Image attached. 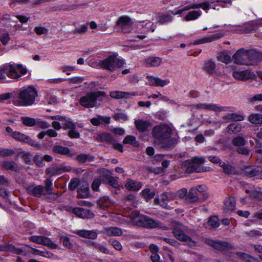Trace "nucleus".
Masks as SVG:
<instances>
[{"label":"nucleus","mask_w":262,"mask_h":262,"mask_svg":"<svg viewBox=\"0 0 262 262\" xmlns=\"http://www.w3.org/2000/svg\"><path fill=\"white\" fill-rule=\"evenodd\" d=\"M103 233L107 236H120L123 234L122 229L117 227H107L104 228Z\"/></svg>","instance_id":"25"},{"label":"nucleus","mask_w":262,"mask_h":262,"mask_svg":"<svg viewBox=\"0 0 262 262\" xmlns=\"http://www.w3.org/2000/svg\"><path fill=\"white\" fill-rule=\"evenodd\" d=\"M146 78L149 83V84L156 86H165L170 83L168 79H162L158 77L152 76H147Z\"/></svg>","instance_id":"13"},{"label":"nucleus","mask_w":262,"mask_h":262,"mask_svg":"<svg viewBox=\"0 0 262 262\" xmlns=\"http://www.w3.org/2000/svg\"><path fill=\"white\" fill-rule=\"evenodd\" d=\"M102 180L104 181V183H108L114 188H117L119 186L117 180L114 178L110 176L108 171H107L103 176Z\"/></svg>","instance_id":"37"},{"label":"nucleus","mask_w":262,"mask_h":262,"mask_svg":"<svg viewBox=\"0 0 262 262\" xmlns=\"http://www.w3.org/2000/svg\"><path fill=\"white\" fill-rule=\"evenodd\" d=\"M191 11H189L187 15L184 17V19L186 21L194 20L199 18L202 15V11L200 8L195 9Z\"/></svg>","instance_id":"28"},{"label":"nucleus","mask_w":262,"mask_h":262,"mask_svg":"<svg viewBox=\"0 0 262 262\" xmlns=\"http://www.w3.org/2000/svg\"><path fill=\"white\" fill-rule=\"evenodd\" d=\"M206 243L216 249H227L230 247V245L226 242H216L212 241L210 239H207Z\"/></svg>","instance_id":"33"},{"label":"nucleus","mask_w":262,"mask_h":262,"mask_svg":"<svg viewBox=\"0 0 262 262\" xmlns=\"http://www.w3.org/2000/svg\"><path fill=\"white\" fill-rule=\"evenodd\" d=\"M59 69L67 75H70L75 70V67L71 66L63 65L59 68Z\"/></svg>","instance_id":"53"},{"label":"nucleus","mask_w":262,"mask_h":262,"mask_svg":"<svg viewBox=\"0 0 262 262\" xmlns=\"http://www.w3.org/2000/svg\"><path fill=\"white\" fill-rule=\"evenodd\" d=\"M134 123L136 128L140 132H143L147 130L148 127L151 126L150 121L143 120L142 119L135 120Z\"/></svg>","instance_id":"26"},{"label":"nucleus","mask_w":262,"mask_h":262,"mask_svg":"<svg viewBox=\"0 0 262 262\" xmlns=\"http://www.w3.org/2000/svg\"><path fill=\"white\" fill-rule=\"evenodd\" d=\"M225 35V33L223 32H217L216 33L205 36L201 39L195 40L194 42L195 45H200L205 43L210 42L216 40Z\"/></svg>","instance_id":"14"},{"label":"nucleus","mask_w":262,"mask_h":262,"mask_svg":"<svg viewBox=\"0 0 262 262\" xmlns=\"http://www.w3.org/2000/svg\"><path fill=\"white\" fill-rule=\"evenodd\" d=\"M136 24L138 28L142 27L143 28V31L144 32L150 31L152 32L155 31L156 27V25H155L153 22L149 20L139 21Z\"/></svg>","instance_id":"22"},{"label":"nucleus","mask_w":262,"mask_h":262,"mask_svg":"<svg viewBox=\"0 0 262 262\" xmlns=\"http://www.w3.org/2000/svg\"><path fill=\"white\" fill-rule=\"evenodd\" d=\"M176 197V194L172 192H164L161 195V199H155V202L160 204L163 208L167 207V204L164 201H169L173 200Z\"/></svg>","instance_id":"15"},{"label":"nucleus","mask_w":262,"mask_h":262,"mask_svg":"<svg viewBox=\"0 0 262 262\" xmlns=\"http://www.w3.org/2000/svg\"><path fill=\"white\" fill-rule=\"evenodd\" d=\"M59 241L67 249H71L73 247L72 243L70 242V238L68 236L60 235L59 236Z\"/></svg>","instance_id":"47"},{"label":"nucleus","mask_w":262,"mask_h":262,"mask_svg":"<svg viewBox=\"0 0 262 262\" xmlns=\"http://www.w3.org/2000/svg\"><path fill=\"white\" fill-rule=\"evenodd\" d=\"M5 69L7 77L16 81L19 80L28 72L26 67L22 64L13 62L5 63Z\"/></svg>","instance_id":"4"},{"label":"nucleus","mask_w":262,"mask_h":262,"mask_svg":"<svg viewBox=\"0 0 262 262\" xmlns=\"http://www.w3.org/2000/svg\"><path fill=\"white\" fill-rule=\"evenodd\" d=\"M23 123L29 126H32L36 124V121L34 118L28 117L22 118Z\"/></svg>","instance_id":"61"},{"label":"nucleus","mask_w":262,"mask_h":262,"mask_svg":"<svg viewBox=\"0 0 262 262\" xmlns=\"http://www.w3.org/2000/svg\"><path fill=\"white\" fill-rule=\"evenodd\" d=\"M194 189H195L200 196H202L203 199H206L208 197V194L206 192L207 187L206 185H199L194 187Z\"/></svg>","instance_id":"43"},{"label":"nucleus","mask_w":262,"mask_h":262,"mask_svg":"<svg viewBox=\"0 0 262 262\" xmlns=\"http://www.w3.org/2000/svg\"><path fill=\"white\" fill-rule=\"evenodd\" d=\"M246 50L240 49L238 50L233 56L235 62L238 64H245L247 63Z\"/></svg>","instance_id":"19"},{"label":"nucleus","mask_w":262,"mask_h":262,"mask_svg":"<svg viewBox=\"0 0 262 262\" xmlns=\"http://www.w3.org/2000/svg\"><path fill=\"white\" fill-rule=\"evenodd\" d=\"M97 140L99 142H106L111 143L114 140L113 137L107 133L100 134L97 137Z\"/></svg>","instance_id":"41"},{"label":"nucleus","mask_w":262,"mask_h":262,"mask_svg":"<svg viewBox=\"0 0 262 262\" xmlns=\"http://www.w3.org/2000/svg\"><path fill=\"white\" fill-rule=\"evenodd\" d=\"M12 94L9 93L0 95V102H10L9 99L12 97Z\"/></svg>","instance_id":"63"},{"label":"nucleus","mask_w":262,"mask_h":262,"mask_svg":"<svg viewBox=\"0 0 262 262\" xmlns=\"http://www.w3.org/2000/svg\"><path fill=\"white\" fill-rule=\"evenodd\" d=\"M0 165L2 168L6 170H10L13 171H17L18 170V167L17 164L12 161H4L2 162Z\"/></svg>","instance_id":"40"},{"label":"nucleus","mask_w":262,"mask_h":262,"mask_svg":"<svg viewBox=\"0 0 262 262\" xmlns=\"http://www.w3.org/2000/svg\"><path fill=\"white\" fill-rule=\"evenodd\" d=\"M115 120L123 122L128 120V118L126 114L123 113H116L114 116Z\"/></svg>","instance_id":"60"},{"label":"nucleus","mask_w":262,"mask_h":262,"mask_svg":"<svg viewBox=\"0 0 262 262\" xmlns=\"http://www.w3.org/2000/svg\"><path fill=\"white\" fill-rule=\"evenodd\" d=\"M6 252H10L18 255H27V251L24 247H16L12 244L6 243Z\"/></svg>","instance_id":"23"},{"label":"nucleus","mask_w":262,"mask_h":262,"mask_svg":"<svg viewBox=\"0 0 262 262\" xmlns=\"http://www.w3.org/2000/svg\"><path fill=\"white\" fill-rule=\"evenodd\" d=\"M220 166L222 167L224 171L227 174H231L233 171V169L231 166L226 164L225 162H221Z\"/></svg>","instance_id":"64"},{"label":"nucleus","mask_w":262,"mask_h":262,"mask_svg":"<svg viewBox=\"0 0 262 262\" xmlns=\"http://www.w3.org/2000/svg\"><path fill=\"white\" fill-rule=\"evenodd\" d=\"M199 197L200 195L194 189V187H192L187 195L186 200L189 202L193 203L196 202Z\"/></svg>","instance_id":"36"},{"label":"nucleus","mask_w":262,"mask_h":262,"mask_svg":"<svg viewBox=\"0 0 262 262\" xmlns=\"http://www.w3.org/2000/svg\"><path fill=\"white\" fill-rule=\"evenodd\" d=\"M248 120L252 124L262 125V114H252L249 116Z\"/></svg>","instance_id":"38"},{"label":"nucleus","mask_w":262,"mask_h":262,"mask_svg":"<svg viewBox=\"0 0 262 262\" xmlns=\"http://www.w3.org/2000/svg\"><path fill=\"white\" fill-rule=\"evenodd\" d=\"M232 143L236 146H242L245 144L246 141L243 137L237 136L233 139Z\"/></svg>","instance_id":"62"},{"label":"nucleus","mask_w":262,"mask_h":262,"mask_svg":"<svg viewBox=\"0 0 262 262\" xmlns=\"http://www.w3.org/2000/svg\"><path fill=\"white\" fill-rule=\"evenodd\" d=\"M94 159V156L86 154H81L77 157V160L81 163L90 162L93 161Z\"/></svg>","instance_id":"46"},{"label":"nucleus","mask_w":262,"mask_h":262,"mask_svg":"<svg viewBox=\"0 0 262 262\" xmlns=\"http://www.w3.org/2000/svg\"><path fill=\"white\" fill-rule=\"evenodd\" d=\"M5 64L0 67V81L1 82H7L8 80L7 79L6 71L5 69Z\"/></svg>","instance_id":"57"},{"label":"nucleus","mask_w":262,"mask_h":262,"mask_svg":"<svg viewBox=\"0 0 262 262\" xmlns=\"http://www.w3.org/2000/svg\"><path fill=\"white\" fill-rule=\"evenodd\" d=\"M206 110L220 113L222 111H228L229 108L227 107L222 106L216 103H208Z\"/></svg>","instance_id":"35"},{"label":"nucleus","mask_w":262,"mask_h":262,"mask_svg":"<svg viewBox=\"0 0 262 262\" xmlns=\"http://www.w3.org/2000/svg\"><path fill=\"white\" fill-rule=\"evenodd\" d=\"M71 169L70 166H66L60 167H51L47 169V173L51 176L58 175L64 172L69 171Z\"/></svg>","instance_id":"21"},{"label":"nucleus","mask_w":262,"mask_h":262,"mask_svg":"<svg viewBox=\"0 0 262 262\" xmlns=\"http://www.w3.org/2000/svg\"><path fill=\"white\" fill-rule=\"evenodd\" d=\"M108 243L117 250L120 251L122 249L121 243L115 238H110Z\"/></svg>","instance_id":"56"},{"label":"nucleus","mask_w":262,"mask_h":262,"mask_svg":"<svg viewBox=\"0 0 262 262\" xmlns=\"http://www.w3.org/2000/svg\"><path fill=\"white\" fill-rule=\"evenodd\" d=\"M130 95V94L127 92L121 91H113L110 93V96L115 99H121L123 98H127Z\"/></svg>","instance_id":"44"},{"label":"nucleus","mask_w":262,"mask_h":262,"mask_svg":"<svg viewBox=\"0 0 262 262\" xmlns=\"http://www.w3.org/2000/svg\"><path fill=\"white\" fill-rule=\"evenodd\" d=\"M109 216L113 221L120 224L127 222L133 224L149 228L159 226V223L157 221L147 216L140 214L137 210L133 211L130 213L126 212L121 213L115 209L114 213L110 214Z\"/></svg>","instance_id":"2"},{"label":"nucleus","mask_w":262,"mask_h":262,"mask_svg":"<svg viewBox=\"0 0 262 262\" xmlns=\"http://www.w3.org/2000/svg\"><path fill=\"white\" fill-rule=\"evenodd\" d=\"M53 151L55 153L63 155H67L70 154V150L69 148L60 145L55 146L53 148Z\"/></svg>","instance_id":"45"},{"label":"nucleus","mask_w":262,"mask_h":262,"mask_svg":"<svg viewBox=\"0 0 262 262\" xmlns=\"http://www.w3.org/2000/svg\"><path fill=\"white\" fill-rule=\"evenodd\" d=\"M28 192L36 197H40L43 195H47L45 192L44 187L42 185H31L27 189Z\"/></svg>","instance_id":"16"},{"label":"nucleus","mask_w":262,"mask_h":262,"mask_svg":"<svg viewBox=\"0 0 262 262\" xmlns=\"http://www.w3.org/2000/svg\"><path fill=\"white\" fill-rule=\"evenodd\" d=\"M98 206L102 209L110 207L113 203L107 196H103L100 198L97 201Z\"/></svg>","instance_id":"30"},{"label":"nucleus","mask_w":262,"mask_h":262,"mask_svg":"<svg viewBox=\"0 0 262 262\" xmlns=\"http://www.w3.org/2000/svg\"><path fill=\"white\" fill-rule=\"evenodd\" d=\"M242 128V125L238 123H233L227 127V131L230 134H235L239 132Z\"/></svg>","instance_id":"39"},{"label":"nucleus","mask_w":262,"mask_h":262,"mask_svg":"<svg viewBox=\"0 0 262 262\" xmlns=\"http://www.w3.org/2000/svg\"><path fill=\"white\" fill-rule=\"evenodd\" d=\"M37 96L36 90L32 86H28L19 90L17 99L13 101V103L17 106H27L33 104Z\"/></svg>","instance_id":"3"},{"label":"nucleus","mask_w":262,"mask_h":262,"mask_svg":"<svg viewBox=\"0 0 262 262\" xmlns=\"http://www.w3.org/2000/svg\"><path fill=\"white\" fill-rule=\"evenodd\" d=\"M56 120L59 121L63 126L66 128H72L74 127L73 122L69 118L60 115H56Z\"/></svg>","instance_id":"31"},{"label":"nucleus","mask_w":262,"mask_h":262,"mask_svg":"<svg viewBox=\"0 0 262 262\" xmlns=\"http://www.w3.org/2000/svg\"><path fill=\"white\" fill-rule=\"evenodd\" d=\"M45 183L46 186L44 187V189L46 194H52L53 193L52 180L49 178L47 179L45 181Z\"/></svg>","instance_id":"51"},{"label":"nucleus","mask_w":262,"mask_h":262,"mask_svg":"<svg viewBox=\"0 0 262 262\" xmlns=\"http://www.w3.org/2000/svg\"><path fill=\"white\" fill-rule=\"evenodd\" d=\"M125 186V188L128 190L137 191L142 187V184L139 181L128 179Z\"/></svg>","instance_id":"29"},{"label":"nucleus","mask_w":262,"mask_h":262,"mask_svg":"<svg viewBox=\"0 0 262 262\" xmlns=\"http://www.w3.org/2000/svg\"><path fill=\"white\" fill-rule=\"evenodd\" d=\"M205 161L204 157H194L191 160H189L186 162L187 168L186 171L190 173L193 171L200 172L204 171L203 168L200 167V165L204 163Z\"/></svg>","instance_id":"9"},{"label":"nucleus","mask_w":262,"mask_h":262,"mask_svg":"<svg viewBox=\"0 0 262 262\" xmlns=\"http://www.w3.org/2000/svg\"><path fill=\"white\" fill-rule=\"evenodd\" d=\"M77 196L79 198H85L90 195L89 184L85 181L80 182L77 188Z\"/></svg>","instance_id":"17"},{"label":"nucleus","mask_w":262,"mask_h":262,"mask_svg":"<svg viewBox=\"0 0 262 262\" xmlns=\"http://www.w3.org/2000/svg\"><path fill=\"white\" fill-rule=\"evenodd\" d=\"M215 62L212 60H208L205 63V69L209 73L213 72L215 69Z\"/></svg>","instance_id":"59"},{"label":"nucleus","mask_w":262,"mask_h":262,"mask_svg":"<svg viewBox=\"0 0 262 262\" xmlns=\"http://www.w3.org/2000/svg\"><path fill=\"white\" fill-rule=\"evenodd\" d=\"M123 142L124 143L130 144L134 146H137L138 145L136 138L133 136H127L124 139Z\"/></svg>","instance_id":"55"},{"label":"nucleus","mask_w":262,"mask_h":262,"mask_svg":"<svg viewBox=\"0 0 262 262\" xmlns=\"http://www.w3.org/2000/svg\"><path fill=\"white\" fill-rule=\"evenodd\" d=\"M172 17L168 14H160L158 17V21L160 24H164L171 21Z\"/></svg>","instance_id":"58"},{"label":"nucleus","mask_w":262,"mask_h":262,"mask_svg":"<svg viewBox=\"0 0 262 262\" xmlns=\"http://www.w3.org/2000/svg\"><path fill=\"white\" fill-rule=\"evenodd\" d=\"M226 68L230 71H233L232 76L236 79L246 80L250 77V72L247 70H237L236 66L235 65L230 66Z\"/></svg>","instance_id":"12"},{"label":"nucleus","mask_w":262,"mask_h":262,"mask_svg":"<svg viewBox=\"0 0 262 262\" xmlns=\"http://www.w3.org/2000/svg\"><path fill=\"white\" fill-rule=\"evenodd\" d=\"M73 212L77 216L82 219H90L94 216V214L90 210L81 207L73 208Z\"/></svg>","instance_id":"18"},{"label":"nucleus","mask_w":262,"mask_h":262,"mask_svg":"<svg viewBox=\"0 0 262 262\" xmlns=\"http://www.w3.org/2000/svg\"><path fill=\"white\" fill-rule=\"evenodd\" d=\"M141 193L147 201L152 199L155 195V193L154 192V191H151L150 189L148 188L144 189L142 191Z\"/></svg>","instance_id":"52"},{"label":"nucleus","mask_w":262,"mask_h":262,"mask_svg":"<svg viewBox=\"0 0 262 262\" xmlns=\"http://www.w3.org/2000/svg\"><path fill=\"white\" fill-rule=\"evenodd\" d=\"M103 176L100 177L98 178H97L94 180V181L92 183V189L94 191H98L99 190V187L100 185V184L102 182H104V181L102 180Z\"/></svg>","instance_id":"54"},{"label":"nucleus","mask_w":262,"mask_h":262,"mask_svg":"<svg viewBox=\"0 0 262 262\" xmlns=\"http://www.w3.org/2000/svg\"><path fill=\"white\" fill-rule=\"evenodd\" d=\"M11 137L16 140L28 143L30 145H33V141L28 136L25 135L18 132H14L11 134Z\"/></svg>","instance_id":"32"},{"label":"nucleus","mask_w":262,"mask_h":262,"mask_svg":"<svg viewBox=\"0 0 262 262\" xmlns=\"http://www.w3.org/2000/svg\"><path fill=\"white\" fill-rule=\"evenodd\" d=\"M125 61L115 55L110 56L100 62V67L110 71H116L123 67Z\"/></svg>","instance_id":"7"},{"label":"nucleus","mask_w":262,"mask_h":262,"mask_svg":"<svg viewBox=\"0 0 262 262\" xmlns=\"http://www.w3.org/2000/svg\"><path fill=\"white\" fill-rule=\"evenodd\" d=\"M220 225L219 220L216 216H213L210 217L207 225L204 224V226L206 228H217Z\"/></svg>","instance_id":"42"},{"label":"nucleus","mask_w":262,"mask_h":262,"mask_svg":"<svg viewBox=\"0 0 262 262\" xmlns=\"http://www.w3.org/2000/svg\"><path fill=\"white\" fill-rule=\"evenodd\" d=\"M246 65H253L257 64L262 61V53L255 50H246Z\"/></svg>","instance_id":"10"},{"label":"nucleus","mask_w":262,"mask_h":262,"mask_svg":"<svg viewBox=\"0 0 262 262\" xmlns=\"http://www.w3.org/2000/svg\"><path fill=\"white\" fill-rule=\"evenodd\" d=\"M74 233L82 237L91 239H95L98 235L97 233L94 230H78L74 231Z\"/></svg>","instance_id":"24"},{"label":"nucleus","mask_w":262,"mask_h":262,"mask_svg":"<svg viewBox=\"0 0 262 262\" xmlns=\"http://www.w3.org/2000/svg\"><path fill=\"white\" fill-rule=\"evenodd\" d=\"M245 173L248 177L258 176L262 179V168L259 166H249L245 168Z\"/></svg>","instance_id":"20"},{"label":"nucleus","mask_w":262,"mask_h":262,"mask_svg":"<svg viewBox=\"0 0 262 262\" xmlns=\"http://www.w3.org/2000/svg\"><path fill=\"white\" fill-rule=\"evenodd\" d=\"M30 239L36 244H41L49 247L52 249H56L58 246L53 243L50 238L38 235H33L30 237Z\"/></svg>","instance_id":"11"},{"label":"nucleus","mask_w":262,"mask_h":262,"mask_svg":"<svg viewBox=\"0 0 262 262\" xmlns=\"http://www.w3.org/2000/svg\"><path fill=\"white\" fill-rule=\"evenodd\" d=\"M26 247H29L31 249V253L33 255H37L45 257H50V253L48 252H45L43 251H40L38 249L33 248L31 247L29 245H25Z\"/></svg>","instance_id":"50"},{"label":"nucleus","mask_w":262,"mask_h":262,"mask_svg":"<svg viewBox=\"0 0 262 262\" xmlns=\"http://www.w3.org/2000/svg\"><path fill=\"white\" fill-rule=\"evenodd\" d=\"M161 62L160 58L155 56L145 59V64L146 67H158L160 65Z\"/></svg>","instance_id":"34"},{"label":"nucleus","mask_w":262,"mask_h":262,"mask_svg":"<svg viewBox=\"0 0 262 262\" xmlns=\"http://www.w3.org/2000/svg\"><path fill=\"white\" fill-rule=\"evenodd\" d=\"M155 144L161 147L169 149L174 147L178 142L179 137L176 129L166 124L155 126L152 130Z\"/></svg>","instance_id":"1"},{"label":"nucleus","mask_w":262,"mask_h":262,"mask_svg":"<svg viewBox=\"0 0 262 262\" xmlns=\"http://www.w3.org/2000/svg\"><path fill=\"white\" fill-rule=\"evenodd\" d=\"M105 98L106 95L104 92H91L82 97L79 102L84 107H92L96 105L97 101H103Z\"/></svg>","instance_id":"6"},{"label":"nucleus","mask_w":262,"mask_h":262,"mask_svg":"<svg viewBox=\"0 0 262 262\" xmlns=\"http://www.w3.org/2000/svg\"><path fill=\"white\" fill-rule=\"evenodd\" d=\"M171 228L174 235L177 239L184 242L185 244L190 246L195 245V242L189 236L186 235L187 231V227L180 223L173 222L171 224Z\"/></svg>","instance_id":"5"},{"label":"nucleus","mask_w":262,"mask_h":262,"mask_svg":"<svg viewBox=\"0 0 262 262\" xmlns=\"http://www.w3.org/2000/svg\"><path fill=\"white\" fill-rule=\"evenodd\" d=\"M235 208V199L233 197L226 199L224 202V210L225 212L230 213Z\"/></svg>","instance_id":"27"},{"label":"nucleus","mask_w":262,"mask_h":262,"mask_svg":"<svg viewBox=\"0 0 262 262\" xmlns=\"http://www.w3.org/2000/svg\"><path fill=\"white\" fill-rule=\"evenodd\" d=\"M218 60L228 64L231 61V57L227 52H224L220 53L217 56Z\"/></svg>","instance_id":"48"},{"label":"nucleus","mask_w":262,"mask_h":262,"mask_svg":"<svg viewBox=\"0 0 262 262\" xmlns=\"http://www.w3.org/2000/svg\"><path fill=\"white\" fill-rule=\"evenodd\" d=\"M202 8L206 13L208 12L209 9L212 8L214 10H219V8L214 4V2L205 1L199 3H192L186 6L183 8L179 9L176 12H172L173 15L181 14L184 11L189 10L190 9Z\"/></svg>","instance_id":"8"},{"label":"nucleus","mask_w":262,"mask_h":262,"mask_svg":"<svg viewBox=\"0 0 262 262\" xmlns=\"http://www.w3.org/2000/svg\"><path fill=\"white\" fill-rule=\"evenodd\" d=\"M130 19L126 16H122L118 20L117 24L121 28L127 27L130 25Z\"/></svg>","instance_id":"49"}]
</instances>
